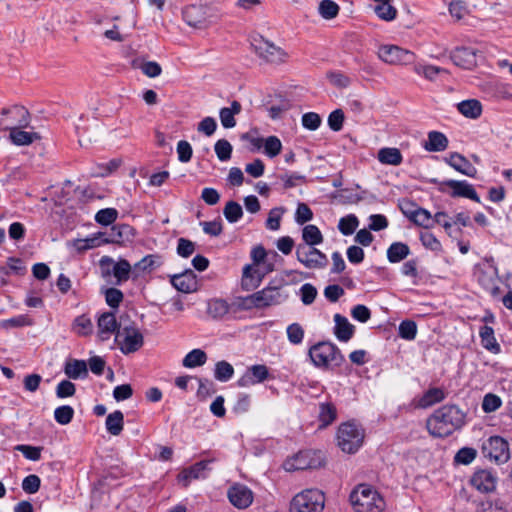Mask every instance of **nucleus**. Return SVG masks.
<instances>
[{"mask_svg": "<svg viewBox=\"0 0 512 512\" xmlns=\"http://www.w3.org/2000/svg\"><path fill=\"white\" fill-rule=\"evenodd\" d=\"M286 333L290 343L294 345L302 343L304 338V329L299 323L290 324L286 329Z\"/></svg>", "mask_w": 512, "mask_h": 512, "instance_id": "nucleus-53", "label": "nucleus"}, {"mask_svg": "<svg viewBox=\"0 0 512 512\" xmlns=\"http://www.w3.org/2000/svg\"><path fill=\"white\" fill-rule=\"evenodd\" d=\"M288 294L281 286L268 285L262 290L245 297L240 304L242 309H262L272 305H279L286 301Z\"/></svg>", "mask_w": 512, "mask_h": 512, "instance_id": "nucleus-3", "label": "nucleus"}, {"mask_svg": "<svg viewBox=\"0 0 512 512\" xmlns=\"http://www.w3.org/2000/svg\"><path fill=\"white\" fill-rule=\"evenodd\" d=\"M404 214L417 226L425 229L432 228L434 226V217L431 213L421 207H417L413 210H403Z\"/></svg>", "mask_w": 512, "mask_h": 512, "instance_id": "nucleus-25", "label": "nucleus"}, {"mask_svg": "<svg viewBox=\"0 0 512 512\" xmlns=\"http://www.w3.org/2000/svg\"><path fill=\"white\" fill-rule=\"evenodd\" d=\"M448 143L447 137L442 132L430 131L424 148L429 152H441L448 147Z\"/></svg>", "mask_w": 512, "mask_h": 512, "instance_id": "nucleus-30", "label": "nucleus"}, {"mask_svg": "<svg viewBox=\"0 0 512 512\" xmlns=\"http://www.w3.org/2000/svg\"><path fill=\"white\" fill-rule=\"evenodd\" d=\"M73 329L78 335L86 336L92 333L93 324L91 319L83 314L75 318Z\"/></svg>", "mask_w": 512, "mask_h": 512, "instance_id": "nucleus-44", "label": "nucleus"}, {"mask_svg": "<svg viewBox=\"0 0 512 512\" xmlns=\"http://www.w3.org/2000/svg\"><path fill=\"white\" fill-rule=\"evenodd\" d=\"M75 393V384L69 380H62L56 387V396L58 398L72 397Z\"/></svg>", "mask_w": 512, "mask_h": 512, "instance_id": "nucleus-62", "label": "nucleus"}, {"mask_svg": "<svg viewBox=\"0 0 512 512\" xmlns=\"http://www.w3.org/2000/svg\"><path fill=\"white\" fill-rule=\"evenodd\" d=\"M285 209L282 207H275L270 210L268 218L266 220V228L272 231H276L280 228L282 215Z\"/></svg>", "mask_w": 512, "mask_h": 512, "instance_id": "nucleus-50", "label": "nucleus"}, {"mask_svg": "<svg viewBox=\"0 0 512 512\" xmlns=\"http://www.w3.org/2000/svg\"><path fill=\"white\" fill-rule=\"evenodd\" d=\"M344 113L341 109L332 111L328 116V125L331 130L338 132L342 129L344 123Z\"/></svg>", "mask_w": 512, "mask_h": 512, "instance_id": "nucleus-61", "label": "nucleus"}, {"mask_svg": "<svg viewBox=\"0 0 512 512\" xmlns=\"http://www.w3.org/2000/svg\"><path fill=\"white\" fill-rule=\"evenodd\" d=\"M324 465V455L321 451L304 450L287 459L283 467L286 471L317 469Z\"/></svg>", "mask_w": 512, "mask_h": 512, "instance_id": "nucleus-7", "label": "nucleus"}, {"mask_svg": "<svg viewBox=\"0 0 512 512\" xmlns=\"http://www.w3.org/2000/svg\"><path fill=\"white\" fill-rule=\"evenodd\" d=\"M6 264L5 268L9 271V275L23 276L26 273V266L20 258L9 257Z\"/></svg>", "mask_w": 512, "mask_h": 512, "instance_id": "nucleus-58", "label": "nucleus"}, {"mask_svg": "<svg viewBox=\"0 0 512 512\" xmlns=\"http://www.w3.org/2000/svg\"><path fill=\"white\" fill-rule=\"evenodd\" d=\"M479 335L481 338L482 346L493 354H498L501 351L500 345L497 343L494 336L492 327L484 325L480 328Z\"/></svg>", "mask_w": 512, "mask_h": 512, "instance_id": "nucleus-32", "label": "nucleus"}, {"mask_svg": "<svg viewBox=\"0 0 512 512\" xmlns=\"http://www.w3.org/2000/svg\"><path fill=\"white\" fill-rule=\"evenodd\" d=\"M34 321L31 317L26 314L18 315L12 317L10 319L3 320L1 322V327L5 329L9 328H20L25 326H32Z\"/></svg>", "mask_w": 512, "mask_h": 512, "instance_id": "nucleus-45", "label": "nucleus"}, {"mask_svg": "<svg viewBox=\"0 0 512 512\" xmlns=\"http://www.w3.org/2000/svg\"><path fill=\"white\" fill-rule=\"evenodd\" d=\"M497 478L489 470H478L470 479V484L481 493H489L495 490Z\"/></svg>", "mask_w": 512, "mask_h": 512, "instance_id": "nucleus-19", "label": "nucleus"}, {"mask_svg": "<svg viewBox=\"0 0 512 512\" xmlns=\"http://www.w3.org/2000/svg\"><path fill=\"white\" fill-rule=\"evenodd\" d=\"M349 498L355 512H381L385 508L382 496L368 484L358 485Z\"/></svg>", "mask_w": 512, "mask_h": 512, "instance_id": "nucleus-2", "label": "nucleus"}, {"mask_svg": "<svg viewBox=\"0 0 512 512\" xmlns=\"http://www.w3.org/2000/svg\"><path fill=\"white\" fill-rule=\"evenodd\" d=\"M41 485V480L37 475L26 476L22 481V489L28 494L36 493Z\"/></svg>", "mask_w": 512, "mask_h": 512, "instance_id": "nucleus-63", "label": "nucleus"}, {"mask_svg": "<svg viewBox=\"0 0 512 512\" xmlns=\"http://www.w3.org/2000/svg\"><path fill=\"white\" fill-rule=\"evenodd\" d=\"M170 283L177 291L182 293H192L198 289L197 276L191 269L171 276Z\"/></svg>", "mask_w": 512, "mask_h": 512, "instance_id": "nucleus-16", "label": "nucleus"}, {"mask_svg": "<svg viewBox=\"0 0 512 512\" xmlns=\"http://www.w3.org/2000/svg\"><path fill=\"white\" fill-rule=\"evenodd\" d=\"M417 334V325L412 320L402 321L399 325V336L405 340H414Z\"/></svg>", "mask_w": 512, "mask_h": 512, "instance_id": "nucleus-54", "label": "nucleus"}, {"mask_svg": "<svg viewBox=\"0 0 512 512\" xmlns=\"http://www.w3.org/2000/svg\"><path fill=\"white\" fill-rule=\"evenodd\" d=\"M339 6L332 0H322L319 4V14L327 20L335 18L339 13Z\"/></svg>", "mask_w": 512, "mask_h": 512, "instance_id": "nucleus-46", "label": "nucleus"}, {"mask_svg": "<svg viewBox=\"0 0 512 512\" xmlns=\"http://www.w3.org/2000/svg\"><path fill=\"white\" fill-rule=\"evenodd\" d=\"M379 58L393 65H407L414 61V53L396 45H384L379 48Z\"/></svg>", "mask_w": 512, "mask_h": 512, "instance_id": "nucleus-13", "label": "nucleus"}, {"mask_svg": "<svg viewBox=\"0 0 512 512\" xmlns=\"http://www.w3.org/2000/svg\"><path fill=\"white\" fill-rule=\"evenodd\" d=\"M104 242L124 245L131 242L135 236V230L128 224L113 225L109 231L105 232Z\"/></svg>", "mask_w": 512, "mask_h": 512, "instance_id": "nucleus-15", "label": "nucleus"}, {"mask_svg": "<svg viewBox=\"0 0 512 512\" xmlns=\"http://www.w3.org/2000/svg\"><path fill=\"white\" fill-rule=\"evenodd\" d=\"M74 416V409L69 405L59 406L54 411V418L60 425L69 424Z\"/></svg>", "mask_w": 512, "mask_h": 512, "instance_id": "nucleus-48", "label": "nucleus"}, {"mask_svg": "<svg viewBox=\"0 0 512 512\" xmlns=\"http://www.w3.org/2000/svg\"><path fill=\"white\" fill-rule=\"evenodd\" d=\"M233 374L234 368L229 362L222 360L215 364L214 377L216 380L227 382L232 378Z\"/></svg>", "mask_w": 512, "mask_h": 512, "instance_id": "nucleus-42", "label": "nucleus"}, {"mask_svg": "<svg viewBox=\"0 0 512 512\" xmlns=\"http://www.w3.org/2000/svg\"><path fill=\"white\" fill-rule=\"evenodd\" d=\"M251 46L258 57L267 63L281 64L288 57V54L281 47L276 46L273 42L266 40L260 35L252 37Z\"/></svg>", "mask_w": 512, "mask_h": 512, "instance_id": "nucleus-8", "label": "nucleus"}, {"mask_svg": "<svg viewBox=\"0 0 512 512\" xmlns=\"http://www.w3.org/2000/svg\"><path fill=\"white\" fill-rule=\"evenodd\" d=\"M301 122L305 129L315 131L320 127L322 119L318 113L307 112L302 115Z\"/></svg>", "mask_w": 512, "mask_h": 512, "instance_id": "nucleus-55", "label": "nucleus"}, {"mask_svg": "<svg viewBox=\"0 0 512 512\" xmlns=\"http://www.w3.org/2000/svg\"><path fill=\"white\" fill-rule=\"evenodd\" d=\"M464 424V414L456 405H445L437 409L426 423L429 433L444 438Z\"/></svg>", "mask_w": 512, "mask_h": 512, "instance_id": "nucleus-1", "label": "nucleus"}, {"mask_svg": "<svg viewBox=\"0 0 512 512\" xmlns=\"http://www.w3.org/2000/svg\"><path fill=\"white\" fill-rule=\"evenodd\" d=\"M240 112L241 104L238 101H233L230 108H221L219 116L222 126L226 129L233 128L236 125L235 115Z\"/></svg>", "mask_w": 512, "mask_h": 512, "instance_id": "nucleus-31", "label": "nucleus"}, {"mask_svg": "<svg viewBox=\"0 0 512 512\" xmlns=\"http://www.w3.org/2000/svg\"><path fill=\"white\" fill-rule=\"evenodd\" d=\"M451 59L455 65L471 69L477 64L476 50L469 47L456 48L451 54Z\"/></svg>", "mask_w": 512, "mask_h": 512, "instance_id": "nucleus-22", "label": "nucleus"}, {"mask_svg": "<svg viewBox=\"0 0 512 512\" xmlns=\"http://www.w3.org/2000/svg\"><path fill=\"white\" fill-rule=\"evenodd\" d=\"M317 294V289L310 283H305L300 288L301 301L304 305L312 304Z\"/></svg>", "mask_w": 512, "mask_h": 512, "instance_id": "nucleus-60", "label": "nucleus"}, {"mask_svg": "<svg viewBox=\"0 0 512 512\" xmlns=\"http://www.w3.org/2000/svg\"><path fill=\"white\" fill-rule=\"evenodd\" d=\"M215 153L222 162L228 161L232 155V145L226 139H220L215 143Z\"/></svg>", "mask_w": 512, "mask_h": 512, "instance_id": "nucleus-52", "label": "nucleus"}, {"mask_svg": "<svg viewBox=\"0 0 512 512\" xmlns=\"http://www.w3.org/2000/svg\"><path fill=\"white\" fill-rule=\"evenodd\" d=\"M207 361V354L201 349L191 350L183 359L182 365L186 368H195L202 366Z\"/></svg>", "mask_w": 512, "mask_h": 512, "instance_id": "nucleus-39", "label": "nucleus"}, {"mask_svg": "<svg viewBox=\"0 0 512 512\" xmlns=\"http://www.w3.org/2000/svg\"><path fill=\"white\" fill-rule=\"evenodd\" d=\"M325 495L318 489H305L296 494L290 503V512H322Z\"/></svg>", "mask_w": 512, "mask_h": 512, "instance_id": "nucleus-6", "label": "nucleus"}, {"mask_svg": "<svg viewBox=\"0 0 512 512\" xmlns=\"http://www.w3.org/2000/svg\"><path fill=\"white\" fill-rule=\"evenodd\" d=\"M414 70L418 75H422L431 81L435 80L437 75L447 73L445 69L432 65H416Z\"/></svg>", "mask_w": 512, "mask_h": 512, "instance_id": "nucleus-51", "label": "nucleus"}, {"mask_svg": "<svg viewBox=\"0 0 512 512\" xmlns=\"http://www.w3.org/2000/svg\"><path fill=\"white\" fill-rule=\"evenodd\" d=\"M238 309L242 308L240 306L236 308L234 304H229L224 299L213 298L207 301L206 312L211 319L222 320L231 312L236 313Z\"/></svg>", "mask_w": 512, "mask_h": 512, "instance_id": "nucleus-17", "label": "nucleus"}, {"mask_svg": "<svg viewBox=\"0 0 512 512\" xmlns=\"http://www.w3.org/2000/svg\"><path fill=\"white\" fill-rule=\"evenodd\" d=\"M265 153L270 157L274 158L280 154L282 149V143L276 136H269L266 138L264 143Z\"/></svg>", "mask_w": 512, "mask_h": 512, "instance_id": "nucleus-56", "label": "nucleus"}, {"mask_svg": "<svg viewBox=\"0 0 512 512\" xmlns=\"http://www.w3.org/2000/svg\"><path fill=\"white\" fill-rule=\"evenodd\" d=\"M359 221L353 214L342 217L338 223V229L343 235H351L358 227Z\"/></svg>", "mask_w": 512, "mask_h": 512, "instance_id": "nucleus-47", "label": "nucleus"}, {"mask_svg": "<svg viewBox=\"0 0 512 512\" xmlns=\"http://www.w3.org/2000/svg\"><path fill=\"white\" fill-rule=\"evenodd\" d=\"M118 327L116 317L112 312L103 313L98 319V336L101 341L109 339Z\"/></svg>", "mask_w": 512, "mask_h": 512, "instance_id": "nucleus-24", "label": "nucleus"}, {"mask_svg": "<svg viewBox=\"0 0 512 512\" xmlns=\"http://www.w3.org/2000/svg\"><path fill=\"white\" fill-rule=\"evenodd\" d=\"M223 215L229 223H236L243 216V209L238 202L228 201L223 209Z\"/></svg>", "mask_w": 512, "mask_h": 512, "instance_id": "nucleus-41", "label": "nucleus"}, {"mask_svg": "<svg viewBox=\"0 0 512 512\" xmlns=\"http://www.w3.org/2000/svg\"><path fill=\"white\" fill-rule=\"evenodd\" d=\"M162 258L156 254H149L135 263L133 267V278L139 277L140 272H151L162 265Z\"/></svg>", "mask_w": 512, "mask_h": 512, "instance_id": "nucleus-28", "label": "nucleus"}, {"mask_svg": "<svg viewBox=\"0 0 512 512\" xmlns=\"http://www.w3.org/2000/svg\"><path fill=\"white\" fill-rule=\"evenodd\" d=\"M378 160L382 164L398 166L402 163V154L398 148L385 147L378 151Z\"/></svg>", "mask_w": 512, "mask_h": 512, "instance_id": "nucleus-34", "label": "nucleus"}, {"mask_svg": "<svg viewBox=\"0 0 512 512\" xmlns=\"http://www.w3.org/2000/svg\"><path fill=\"white\" fill-rule=\"evenodd\" d=\"M2 114H14L19 117L17 122L18 127H11L9 138L13 144L22 146L31 144L34 139L38 138L36 133H30L21 130L20 128L27 127L29 124V112L22 106H13L11 108H4Z\"/></svg>", "mask_w": 512, "mask_h": 512, "instance_id": "nucleus-5", "label": "nucleus"}, {"mask_svg": "<svg viewBox=\"0 0 512 512\" xmlns=\"http://www.w3.org/2000/svg\"><path fill=\"white\" fill-rule=\"evenodd\" d=\"M124 333V339L120 344V350L123 354L134 353L143 346L144 338L139 329L135 327H125Z\"/></svg>", "mask_w": 512, "mask_h": 512, "instance_id": "nucleus-20", "label": "nucleus"}, {"mask_svg": "<svg viewBox=\"0 0 512 512\" xmlns=\"http://www.w3.org/2000/svg\"><path fill=\"white\" fill-rule=\"evenodd\" d=\"M106 429L107 431L113 435L118 436L123 430L124 425V415L120 410H116L110 413L106 418Z\"/></svg>", "mask_w": 512, "mask_h": 512, "instance_id": "nucleus-36", "label": "nucleus"}, {"mask_svg": "<svg viewBox=\"0 0 512 512\" xmlns=\"http://www.w3.org/2000/svg\"><path fill=\"white\" fill-rule=\"evenodd\" d=\"M457 109L463 116L471 119H477L482 114V105L476 99L461 101L457 104Z\"/></svg>", "mask_w": 512, "mask_h": 512, "instance_id": "nucleus-33", "label": "nucleus"}, {"mask_svg": "<svg viewBox=\"0 0 512 512\" xmlns=\"http://www.w3.org/2000/svg\"><path fill=\"white\" fill-rule=\"evenodd\" d=\"M335 328L334 334L339 341L347 342L349 341L354 334V326L349 323L346 317L335 314L334 315Z\"/></svg>", "mask_w": 512, "mask_h": 512, "instance_id": "nucleus-27", "label": "nucleus"}, {"mask_svg": "<svg viewBox=\"0 0 512 512\" xmlns=\"http://www.w3.org/2000/svg\"><path fill=\"white\" fill-rule=\"evenodd\" d=\"M296 257L300 263L309 269L324 268L328 263L327 256L314 246L298 245Z\"/></svg>", "mask_w": 512, "mask_h": 512, "instance_id": "nucleus-12", "label": "nucleus"}, {"mask_svg": "<svg viewBox=\"0 0 512 512\" xmlns=\"http://www.w3.org/2000/svg\"><path fill=\"white\" fill-rule=\"evenodd\" d=\"M118 217V211L115 208H105L99 210L95 215V221L98 224L108 226Z\"/></svg>", "mask_w": 512, "mask_h": 512, "instance_id": "nucleus-49", "label": "nucleus"}, {"mask_svg": "<svg viewBox=\"0 0 512 512\" xmlns=\"http://www.w3.org/2000/svg\"><path fill=\"white\" fill-rule=\"evenodd\" d=\"M268 376L269 370L265 365H253L238 379L237 385L239 387H249L257 383H262Z\"/></svg>", "mask_w": 512, "mask_h": 512, "instance_id": "nucleus-18", "label": "nucleus"}, {"mask_svg": "<svg viewBox=\"0 0 512 512\" xmlns=\"http://www.w3.org/2000/svg\"><path fill=\"white\" fill-rule=\"evenodd\" d=\"M447 163L456 171L474 178L477 174V169L461 154L452 153L447 159Z\"/></svg>", "mask_w": 512, "mask_h": 512, "instance_id": "nucleus-26", "label": "nucleus"}, {"mask_svg": "<svg viewBox=\"0 0 512 512\" xmlns=\"http://www.w3.org/2000/svg\"><path fill=\"white\" fill-rule=\"evenodd\" d=\"M439 191L452 198L463 197L480 203V198L473 185L464 180H444L439 183Z\"/></svg>", "mask_w": 512, "mask_h": 512, "instance_id": "nucleus-11", "label": "nucleus"}, {"mask_svg": "<svg viewBox=\"0 0 512 512\" xmlns=\"http://www.w3.org/2000/svg\"><path fill=\"white\" fill-rule=\"evenodd\" d=\"M482 453L485 458L497 464H503L510 458L509 444L500 436H491L483 442Z\"/></svg>", "mask_w": 512, "mask_h": 512, "instance_id": "nucleus-10", "label": "nucleus"}, {"mask_svg": "<svg viewBox=\"0 0 512 512\" xmlns=\"http://www.w3.org/2000/svg\"><path fill=\"white\" fill-rule=\"evenodd\" d=\"M183 18L189 26L195 28L200 27L204 20L201 9L195 5L183 10Z\"/></svg>", "mask_w": 512, "mask_h": 512, "instance_id": "nucleus-40", "label": "nucleus"}, {"mask_svg": "<svg viewBox=\"0 0 512 512\" xmlns=\"http://www.w3.org/2000/svg\"><path fill=\"white\" fill-rule=\"evenodd\" d=\"M476 456V449L471 447H463L456 453L454 460L456 463L468 465L476 458Z\"/></svg>", "mask_w": 512, "mask_h": 512, "instance_id": "nucleus-57", "label": "nucleus"}, {"mask_svg": "<svg viewBox=\"0 0 512 512\" xmlns=\"http://www.w3.org/2000/svg\"><path fill=\"white\" fill-rule=\"evenodd\" d=\"M445 399V393L441 388H430L419 400V406L422 408L430 407L436 403H439Z\"/></svg>", "mask_w": 512, "mask_h": 512, "instance_id": "nucleus-37", "label": "nucleus"}, {"mask_svg": "<svg viewBox=\"0 0 512 512\" xmlns=\"http://www.w3.org/2000/svg\"><path fill=\"white\" fill-rule=\"evenodd\" d=\"M227 497L230 503L238 509L248 508L254 500V494L250 488L241 483H235L229 487Z\"/></svg>", "mask_w": 512, "mask_h": 512, "instance_id": "nucleus-14", "label": "nucleus"}, {"mask_svg": "<svg viewBox=\"0 0 512 512\" xmlns=\"http://www.w3.org/2000/svg\"><path fill=\"white\" fill-rule=\"evenodd\" d=\"M376 15L383 20L390 21L396 17L397 10L389 3L379 4L375 7Z\"/></svg>", "mask_w": 512, "mask_h": 512, "instance_id": "nucleus-64", "label": "nucleus"}, {"mask_svg": "<svg viewBox=\"0 0 512 512\" xmlns=\"http://www.w3.org/2000/svg\"><path fill=\"white\" fill-rule=\"evenodd\" d=\"M264 274L262 272V269L260 266L255 265H246L243 268V274H242V287L245 290H252L254 288H257L260 283L262 282V279L264 278Z\"/></svg>", "mask_w": 512, "mask_h": 512, "instance_id": "nucleus-23", "label": "nucleus"}, {"mask_svg": "<svg viewBox=\"0 0 512 512\" xmlns=\"http://www.w3.org/2000/svg\"><path fill=\"white\" fill-rule=\"evenodd\" d=\"M363 433L353 423L341 424L338 433V445L346 453H355L363 442Z\"/></svg>", "mask_w": 512, "mask_h": 512, "instance_id": "nucleus-9", "label": "nucleus"}, {"mask_svg": "<svg viewBox=\"0 0 512 512\" xmlns=\"http://www.w3.org/2000/svg\"><path fill=\"white\" fill-rule=\"evenodd\" d=\"M336 419V407L332 403H321L319 405V421L322 426L330 425Z\"/></svg>", "mask_w": 512, "mask_h": 512, "instance_id": "nucleus-43", "label": "nucleus"}, {"mask_svg": "<svg viewBox=\"0 0 512 512\" xmlns=\"http://www.w3.org/2000/svg\"><path fill=\"white\" fill-rule=\"evenodd\" d=\"M410 254L409 246L402 242H394L387 249V258L391 263H398Z\"/></svg>", "mask_w": 512, "mask_h": 512, "instance_id": "nucleus-35", "label": "nucleus"}, {"mask_svg": "<svg viewBox=\"0 0 512 512\" xmlns=\"http://www.w3.org/2000/svg\"><path fill=\"white\" fill-rule=\"evenodd\" d=\"M303 245L315 246L323 242V235L316 225H306L302 230Z\"/></svg>", "mask_w": 512, "mask_h": 512, "instance_id": "nucleus-38", "label": "nucleus"}, {"mask_svg": "<svg viewBox=\"0 0 512 512\" xmlns=\"http://www.w3.org/2000/svg\"><path fill=\"white\" fill-rule=\"evenodd\" d=\"M64 373L70 379L86 378L88 376L87 363L84 360H69L65 364Z\"/></svg>", "mask_w": 512, "mask_h": 512, "instance_id": "nucleus-29", "label": "nucleus"}, {"mask_svg": "<svg viewBox=\"0 0 512 512\" xmlns=\"http://www.w3.org/2000/svg\"><path fill=\"white\" fill-rule=\"evenodd\" d=\"M309 356L317 367L340 366L344 357L340 349L331 342H319L309 349Z\"/></svg>", "mask_w": 512, "mask_h": 512, "instance_id": "nucleus-4", "label": "nucleus"}, {"mask_svg": "<svg viewBox=\"0 0 512 512\" xmlns=\"http://www.w3.org/2000/svg\"><path fill=\"white\" fill-rule=\"evenodd\" d=\"M101 266H104L105 264H113V276L116 278V283L121 284L123 282H126L130 276H133V269L131 264L126 259H120L117 262H114V260L108 256L102 257L100 260Z\"/></svg>", "mask_w": 512, "mask_h": 512, "instance_id": "nucleus-21", "label": "nucleus"}, {"mask_svg": "<svg viewBox=\"0 0 512 512\" xmlns=\"http://www.w3.org/2000/svg\"><path fill=\"white\" fill-rule=\"evenodd\" d=\"M502 401L499 396L488 393L484 396L482 401V409L486 413H491L500 408Z\"/></svg>", "mask_w": 512, "mask_h": 512, "instance_id": "nucleus-59", "label": "nucleus"}]
</instances>
